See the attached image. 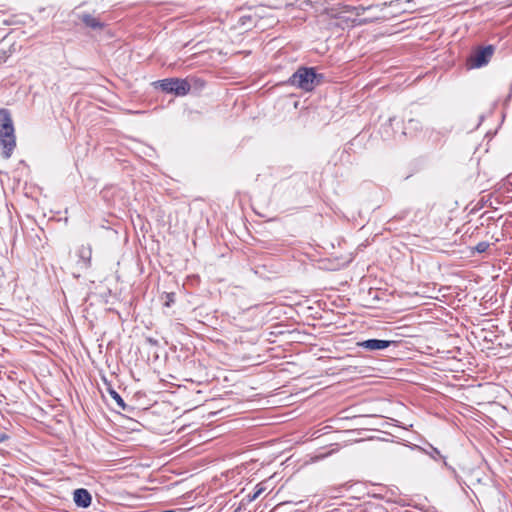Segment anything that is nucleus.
Segmentation results:
<instances>
[{
	"label": "nucleus",
	"mask_w": 512,
	"mask_h": 512,
	"mask_svg": "<svg viewBox=\"0 0 512 512\" xmlns=\"http://www.w3.org/2000/svg\"><path fill=\"white\" fill-rule=\"evenodd\" d=\"M324 74L317 73L315 67L300 66L289 78L288 83L305 92H311L323 83Z\"/></svg>",
	"instance_id": "nucleus-1"
},
{
	"label": "nucleus",
	"mask_w": 512,
	"mask_h": 512,
	"mask_svg": "<svg viewBox=\"0 0 512 512\" xmlns=\"http://www.w3.org/2000/svg\"><path fill=\"white\" fill-rule=\"evenodd\" d=\"M16 147V136L11 114L7 109L0 110V149L4 159L11 157Z\"/></svg>",
	"instance_id": "nucleus-2"
},
{
	"label": "nucleus",
	"mask_w": 512,
	"mask_h": 512,
	"mask_svg": "<svg viewBox=\"0 0 512 512\" xmlns=\"http://www.w3.org/2000/svg\"><path fill=\"white\" fill-rule=\"evenodd\" d=\"M155 86L165 93L174 94L176 96L187 95L192 85L188 79L166 78L155 82Z\"/></svg>",
	"instance_id": "nucleus-3"
},
{
	"label": "nucleus",
	"mask_w": 512,
	"mask_h": 512,
	"mask_svg": "<svg viewBox=\"0 0 512 512\" xmlns=\"http://www.w3.org/2000/svg\"><path fill=\"white\" fill-rule=\"evenodd\" d=\"M495 52L494 45L478 46L472 50L471 54L466 60L468 69L481 68L487 65Z\"/></svg>",
	"instance_id": "nucleus-4"
},
{
	"label": "nucleus",
	"mask_w": 512,
	"mask_h": 512,
	"mask_svg": "<svg viewBox=\"0 0 512 512\" xmlns=\"http://www.w3.org/2000/svg\"><path fill=\"white\" fill-rule=\"evenodd\" d=\"M396 342L392 340H381V339H367L363 341H359L356 343V346L367 351H378L384 350L391 345H394Z\"/></svg>",
	"instance_id": "nucleus-5"
},
{
	"label": "nucleus",
	"mask_w": 512,
	"mask_h": 512,
	"mask_svg": "<svg viewBox=\"0 0 512 512\" xmlns=\"http://www.w3.org/2000/svg\"><path fill=\"white\" fill-rule=\"evenodd\" d=\"M73 500L77 507L87 508L91 505L92 496L85 488H78L73 492Z\"/></svg>",
	"instance_id": "nucleus-6"
},
{
	"label": "nucleus",
	"mask_w": 512,
	"mask_h": 512,
	"mask_svg": "<svg viewBox=\"0 0 512 512\" xmlns=\"http://www.w3.org/2000/svg\"><path fill=\"white\" fill-rule=\"evenodd\" d=\"M78 257L80 261L82 262L83 266L85 268H89L91 266V259H92V248L88 245H82L78 249Z\"/></svg>",
	"instance_id": "nucleus-7"
},
{
	"label": "nucleus",
	"mask_w": 512,
	"mask_h": 512,
	"mask_svg": "<svg viewBox=\"0 0 512 512\" xmlns=\"http://www.w3.org/2000/svg\"><path fill=\"white\" fill-rule=\"evenodd\" d=\"M80 19L87 27L91 29L97 30L103 28V23L88 13L81 15Z\"/></svg>",
	"instance_id": "nucleus-8"
},
{
	"label": "nucleus",
	"mask_w": 512,
	"mask_h": 512,
	"mask_svg": "<svg viewBox=\"0 0 512 512\" xmlns=\"http://www.w3.org/2000/svg\"><path fill=\"white\" fill-rule=\"evenodd\" d=\"M422 129V124L417 119H409L404 126L403 134H412L418 130Z\"/></svg>",
	"instance_id": "nucleus-9"
},
{
	"label": "nucleus",
	"mask_w": 512,
	"mask_h": 512,
	"mask_svg": "<svg viewBox=\"0 0 512 512\" xmlns=\"http://www.w3.org/2000/svg\"><path fill=\"white\" fill-rule=\"evenodd\" d=\"M266 486H265V482H261L259 484L256 485L255 487V491L253 494H249L247 497H248V501L249 502H252L254 500H256L265 490H266Z\"/></svg>",
	"instance_id": "nucleus-10"
},
{
	"label": "nucleus",
	"mask_w": 512,
	"mask_h": 512,
	"mask_svg": "<svg viewBox=\"0 0 512 512\" xmlns=\"http://www.w3.org/2000/svg\"><path fill=\"white\" fill-rule=\"evenodd\" d=\"M110 396L115 400L117 406L121 410H126V404L123 400V398L113 389H109Z\"/></svg>",
	"instance_id": "nucleus-11"
},
{
	"label": "nucleus",
	"mask_w": 512,
	"mask_h": 512,
	"mask_svg": "<svg viewBox=\"0 0 512 512\" xmlns=\"http://www.w3.org/2000/svg\"><path fill=\"white\" fill-rule=\"evenodd\" d=\"M426 453L436 461L445 460V457L441 454V452L433 446H430V450H427Z\"/></svg>",
	"instance_id": "nucleus-12"
},
{
	"label": "nucleus",
	"mask_w": 512,
	"mask_h": 512,
	"mask_svg": "<svg viewBox=\"0 0 512 512\" xmlns=\"http://www.w3.org/2000/svg\"><path fill=\"white\" fill-rule=\"evenodd\" d=\"M489 248V243L488 242H485V241H482V242H479L476 246H475V251L478 252V253H484L487 251V249Z\"/></svg>",
	"instance_id": "nucleus-13"
},
{
	"label": "nucleus",
	"mask_w": 512,
	"mask_h": 512,
	"mask_svg": "<svg viewBox=\"0 0 512 512\" xmlns=\"http://www.w3.org/2000/svg\"><path fill=\"white\" fill-rule=\"evenodd\" d=\"M187 79L190 81L192 87L202 88L205 85V82L203 80L199 79V78H194L193 77V78H187Z\"/></svg>",
	"instance_id": "nucleus-14"
},
{
	"label": "nucleus",
	"mask_w": 512,
	"mask_h": 512,
	"mask_svg": "<svg viewBox=\"0 0 512 512\" xmlns=\"http://www.w3.org/2000/svg\"><path fill=\"white\" fill-rule=\"evenodd\" d=\"M175 302V293H165L164 306L170 307Z\"/></svg>",
	"instance_id": "nucleus-15"
},
{
	"label": "nucleus",
	"mask_w": 512,
	"mask_h": 512,
	"mask_svg": "<svg viewBox=\"0 0 512 512\" xmlns=\"http://www.w3.org/2000/svg\"><path fill=\"white\" fill-rule=\"evenodd\" d=\"M146 342L149 343L152 346H157L158 345V340H156L154 338H151V337L147 338Z\"/></svg>",
	"instance_id": "nucleus-16"
},
{
	"label": "nucleus",
	"mask_w": 512,
	"mask_h": 512,
	"mask_svg": "<svg viewBox=\"0 0 512 512\" xmlns=\"http://www.w3.org/2000/svg\"><path fill=\"white\" fill-rule=\"evenodd\" d=\"M9 439V436L6 433L0 432V443H3Z\"/></svg>",
	"instance_id": "nucleus-17"
}]
</instances>
